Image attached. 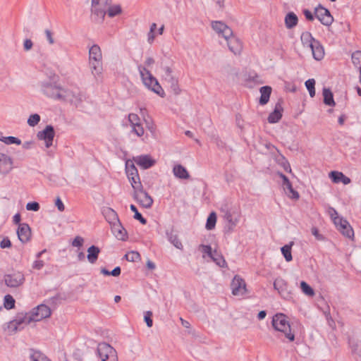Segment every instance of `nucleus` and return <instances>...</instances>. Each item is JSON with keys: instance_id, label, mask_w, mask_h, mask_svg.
<instances>
[{"instance_id": "1", "label": "nucleus", "mask_w": 361, "mask_h": 361, "mask_svg": "<svg viewBox=\"0 0 361 361\" xmlns=\"http://www.w3.org/2000/svg\"><path fill=\"white\" fill-rule=\"evenodd\" d=\"M300 42L304 49H310L313 58L317 61L322 60L324 56V49L319 41L316 40L309 32H303L300 36Z\"/></svg>"}, {"instance_id": "2", "label": "nucleus", "mask_w": 361, "mask_h": 361, "mask_svg": "<svg viewBox=\"0 0 361 361\" xmlns=\"http://www.w3.org/2000/svg\"><path fill=\"white\" fill-rule=\"evenodd\" d=\"M137 69L144 86L159 96L164 97L165 96L164 90L149 70H145L142 67H137Z\"/></svg>"}, {"instance_id": "3", "label": "nucleus", "mask_w": 361, "mask_h": 361, "mask_svg": "<svg viewBox=\"0 0 361 361\" xmlns=\"http://www.w3.org/2000/svg\"><path fill=\"white\" fill-rule=\"evenodd\" d=\"M273 328L281 333L290 341H293V333L288 318L282 313H277L272 317Z\"/></svg>"}, {"instance_id": "4", "label": "nucleus", "mask_w": 361, "mask_h": 361, "mask_svg": "<svg viewBox=\"0 0 361 361\" xmlns=\"http://www.w3.org/2000/svg\"><path fill=\"white\" fill-rule=\"evenodd\" d=\"M44 94L52 99L72 102L75 97L74 93L60 87L47 85L44 87Z\"/></svg>"}, {"instance_id": "5", "label": "nucleus", "mask_w": 361, "mask_h": 361, "mask_svg": "<svg viewBox=\"0 0 361 361\" xmlns=\"http://www.w3.org/2000/svg\"><path fill=\"white\" fill-rule=\"evenodd\" d=\"M51 314V310L49 307L42 304L26 313L24 317L26 323L29 324L32 322H40L44 319L49 318Z\"/></svg>"}, {"instance_id": "6", "label": "nucleus", "mask_w": 361, "mask_h": 361, "mask_svg": "<svg viewBox=\"0 0 361 361\" xmlns=\"http://www.w3.org/2000/svg\"><path fill=\"white\" fill-rule=\"evenodd\" d=\"M90 63L92 68V73L94 75H100L102 71L101 61L102 54L100 47L97 45H92L89 50Z\"/></svg>"}, {"instance_id": "7", "label": "nucleus", "mask_w": 361, "mask_h": 361, "mask_svg": "<svg viewBox=\"0 0 361 361\" xmlns=\"http://www.w3.org/2000/svg\"><path fill=\"white\" fill-rule=\"evenodd\" d=\"M98 361H118L116 350L106 343H99L97 349Z\"/></svg>"}, {"instance_id": "8", "label": "nucleus", "mask_w": 361, "mask_h": 361, "mask_svg": "<svg viewBox=\"0 0 361 361\" xmlns=\"http://www.w3.org/2000/svg\"><path fill=\"white\" fill-rule=\"evenodd\" d=\"M240 219V214L235 211H226L224 215L225 222L224 231L226 233H231L234 231Z\"/></svg>"}, {"instance_id": "9", "label": "nucleus", "mask_w": 361, "mask_h": 361, "mask_svg": "<svg viewBox=\"0 0 361 361\" xmlns=\"http://www.w3.org/2000/svg\"><path fill=\"white\" fill-rule=\"evenodd\" d=\"M111 0H92V12L97 17V20L102 22L106 14V9Z\"/></svg>"}, {"instance_id": "10", "label": "nucleus", "mask_w": 361, "mask_h": 361, "mask_svg": "<svg viewBox=\"0 0 361 361\" xmlns=\"http://www.w3.org/2000/svg\"><path fill=\"white\" fill-rule=\"evenodd\" d=\"M5 284L10 288H18L23 284L25 276L20 271H15L4 276Z\"/></svg>"}, {"instance_id": "11", "label": "nucleus", "mask_w": 361, "mask_h": 361, "mask_svg": "<svg viewBox=\"0 0 361 361\" xmlns=\"http://www.w3.org/2000/svg\"><path fill=\"white\" fill-rule=\"evenodd\" d=\"M231 288L232 294L235 296H243L247 292L245 280L238 275L233 279Z\"/></svg>"}, {"instance_id": "12", "label": "nucleus", "mask_w": 361, "mask_h": 361, "mask_svg": "<svg viewBox=\"0 0 361 361\" xmlns=\"http://www.w3.org/2000/svg\"><path fill=\"white\" fill-rule=\"evenodd\" d=\"M134 198L137 202L145 208H150L153 204L152 197L142 188L134 191Z\"/></svg>"}, {"instance_id": "13", "label": "nucleus", "mask_w": 361, "mask_h": 361, "mask_svg": "<svg viewBox=\"0 0 361 361\" xmlns=\"http://www.w3.org/2000/svg\"><path fill=\"white\" fill-rule=\"evenodd\" d=\"M212 30L219 36L224 37L225 39L231 37L233 30L226 24L222 21L215 20L211 23Z\"/></svg>"}, {"instance_id": "14", "label": "nucleus", "mask_w": 361, "mask_h": 361, "mask_svg": "<svg viewBox=\"0 0 361 361\" xmlns=\"http://www.w3.org/2000/svg\"><path fill=\"white\" fill-rule=\"evenodd\" d=\"M275 289H276L279 294L286 299L292 298L291 287H289L286 281L281 279L278 278L275 280L274 283Z\"/></svg>"}, {"instance_id": "15", "label": "nucleus", "mask_w": 361, "mask_h": 361, "mask_svg": "<svg viewBox=\"0 0 361 361\" xmlns=\"http://www.w3.org/2000/svg\"><path fill=\"white\" fill-rule=\"evenodd\" d=\"M317 18L324 25L329 26L334 22V18L329 11L324 7L319 6L315 9Z\"/></svg>"}, {"instance_id": "16", "label": "nucleus", "mask_w": 361, "mask_h": 361, "mask_svg": "<svg viewBox=\"0 0 361 361\" xmlns=\"http://www.w3.org/2000/svg\"><path fill=\"white\" fill-rule=\"evenodd\" d=\"M128 121L130 124L133 133L138 137H141L144 135L145 130L141 123L140 118L136 114H130L128 115Z\"/></svg>"}, {"instance_id": "17", "label": "nucleus", "mask_w": 361, "mask_h": 361, "mask_svg": "<svg viewBox=\"0 0 361 361\" xmlns=\"http://www.w3.org/2000/svg\"><path fill=\"white\" fill-rule=\"evenodd\" d=\"M54 135L55 133L53 127L47 126L43 130L39 131L37 133V137L39 140H44L45 142L46 147L49 148L52 145Z\"/></svg>"}, {"instance_id": "18", "label": "nucleus", "mask_w": 361, "mask_h": 361, "mask_svg": "<svg viewBox=\"0 0 361 361\" xmlns=\"http://www.w3.org/2000/svg\"><path fill=\"white\" fill-rule=\"evenodd\" d=\"M227 42V45L229 50L234 54H240L243 51V43L239 38L234 36L232 33L231 37L225 39Z\"/></svg>"}, {"instance_id": "19", "label": "nucleus", "mask_w": 361, "mask_h": 361, "mask_svg": "<svg viewBox=\"0 0 361 361\" xmlns=\"http://www.w3.org/2000/svg\"><path fill=\"white\" fill-rule=\"evenodd\" d=\"M337 229L345 237L353 239L354 237V231L350 224L343 218L335 224Z\"/></svg>"}, {"instance_id": "20", "label": "nucleus", "mask_w": 361, "mask_h": 361, "mask_svg": "<svg viewBox=\"0 0 361 361\" xmlns=\"http://www.w3.org/2000/svg\"><path fill=\"white\" fill-rule=\"evenodd\" d=\"M12 159L2 153H0V174L6 175L13 169Z\"/></svg>"}, {"instance_id": "21", "label": "nucleus", "mask_w": 361, "mask_h": 361, "mask_svg": "<svg viewBox=\"0 0 361 361\" xmlns=\"http://www.w3.org/2000/svg\"><path fill=\"white\" fill-rule=\"evenodd\" d=\"M329 178L334 183H343V185H348L351 183L349 177L346 176L343 173L338 171H332L329 173Z\"/></svg>"}, {"instance_id": "22", "label": "nucleus", "mask_w": 361, "mask_h": 361, "mask_svg": "<svg viewBox=\"0 0 361 361\" xmlns=\"http://www.w3.org/2000/svg\"><path fill=\"white\" fill-rule=\"evenodd\" d=\"M133 161L143 169H147L154 165L155 161L149 155H140L133 158Z\"/></svg>"}, {"instance_id": "23", "label": "nucleus", "mask_w": 361, "mask_h": 361, "mask_svg": "<svg viewBox=\"0 0 361 361\" xmlns=\"http://www.w3.org/2000/svg\"><path fill=\"white\" fill-rule=\"evenodd\" d=\"M19 240L25 243L30 240L31 237L30 228L27 224H20L17 231Z\"/></svg>"}, {"instance_id": "24", "label": "nucleus", "mask_w": 361, "mask_h": 361, "mask_svg": "<svg viewBox=\"0 0 361 361\" xmlns=\"http://www.w3.org/2000/svg\"><path fill=\"white\" fill-rule=\"evenodd\" d=\"M111 231L115 237L118 240H125L126 238V231L120 224L119 221L116 222H111Z\"/></svg>"}, {"instance_id": "25", "label": "nucleus", "mask_w": 361, "mask_h": 361, "mask_svg": "<svg viewBox=\"0 0 361 361\" xmlns=\"http://www.w3.org/2000/svg\"><path fill=\"white\" fill-rule=\"evenodd\" d=\"M244 81L249 87H252L256 84H262L264 82L261 80V77L255 72L251 71L244 75Z\"/></svg>"}, {"instance_id": "26", "label": "nucleus", "mask_w": 361, "mask_h": 361, "mask_svg": "<svg viewBox=\"0 0 361 361\" xmlns=\"http://www.w3.org/2000/svg\"><path fill=\"white\" fill-rule=\"evenodd\" d=\"M283 107L281 102H277L273 112H271L269 117L268 121L270 123L278 122L282 116Z\"/></svg>"}, {"instance_id": "27", "label": "nucleus", "mask_w": 361, "mask_h": 361, "mask_svg": "<svg viewBox=\"0 0 361 361\" xmlns=\"http://www.w3.org/2000/svg\"><path fill=\"white\" fill-rule=\"evenodd\" d=\"M272 92V88L270 86H263L259 89L260 98L259 103L260 105L267 104L269 101Z\"/></svg>"}, {"instance_id": "28", "label": "nucleus", "mask_w": 361, "mask_h": 361, "mask_svg": "<svg viewBox=\"0 0 361 361\" xmlns=\"http://www.w3.org/2000/svg\"><path fill=\"white\" fill-rule=\"evenodd\" d=\"M173 175L180 179H188L190 175L187 169L180 164H176L173 169Z\"/></svg>"}, {"instance_id": "29", "label": "nucleus", "mask_w": 361, "mask_h": 361, "mask_svg": "<svg viewBox=\"0 0 361 361\" xmlns=\"http://www.w3.org/2000/svg\"><path fill=\"white\" fill-rule=\"evenodd\" d=\"M100 250L98 247L92 245L87 249V260L91 264H94L99 257Z\"/></svg>"}, {"instance_id": "30", "label": "nucleus", "mask_w": 361, "mask_h": 361, "mask_svg": "<svg viewBox=\"0 0 361 361\" xmlns=\"http://www.w3.org/2000/svg\"><path fill=\"white\" fill-rule=\"evenodd\" d=\"M279 176L282 179L281 184L283 190L291 199L293 198V189L292 188L291 182L286 176L283 175L282 173H280Z\"/></svg>"}, {"instance_id": "31", "label": "nucleus", "mask_w": 361, "mask_h": 361, "mask_svg": "<svg viewBox=\"0 0 361 361\" xmlns=\"http://www.w3.org/2000/svg\"><path fill=\"white\" fill-rule=\"evenodd\" d=\"M210 258L220 267H227V263L224 257L217 251L214 250Z\"/></svg>"}, {"instance_id": "32", "label": "nucleus", "mask_w": 361, "mask_h": 361, "mask_svg": "<svg viewBox=\"0 0 361 361\" xmlns=\"http://www.w3.org/2000/svg\"><path fill=\"white\" fill-rule=\"evenodd\" d=\"M324 103L326 105L334 106L335 102L334 100L333 93L329 89L324 88L323 90Z\"/></svg>"}, {"instance_id": "33", "label": "nucleus", "mask_w": 361, "mask_h": 361, "mask_svg": "<svg viewBox=\"0 0 361 361\" xmlns=\"http://www.w3.org/2000/svg\"><path fill=\"white\" fill-rule=\"evenodd\" d=\"M122 12L121 7L119 5H110V3L109 4L106 9V13L110 17L113 18L116 16H118L121 14Z\"/></svg>"}, {"instance_id": "34", "label": "nucleus", "mask_w": 361, "mask_h": 361, "mask_svg": "<svg viewBox=\"0 0 361 361\" xmlns=\"http://www.w3.org/2000/svg\"><path fill=\"white\" fill-rule=\"evenodd\" d=\"M30 359V361H51L47 355L38 350H32Z\"/></svg>"}, {"instance_id": "35", "label": "nucleus", "mask_w": 361, "mask_h": 361, "mask_svg": "<svg viewBox=\"0 0 361 361\" xmlns=\"http://www.w3.org/2000/svg\"><path fill=\"white\" fill-rule=\"evenodd\" d=\"M23 323H26V321H25V317L23 318H17L13 321H11L8 324V329L12 333L16 332L18 330V326Z\"/></svg>"}, {"instance_id": "36", "label": "nucleus", "mask_w": 361, "mask_h": 361, "mask_svg": "<svg viewBox=\"0 0 361 361\" xmlns=\"http://www.w3.org/2000/svg\"><path fill=\"white\" fill-rule=\"evenodd\" d=\"M133 160H128L126 162V172L127 176L138 175V171L135 166Z\"/></svg>"}, {"instance_id": "37", "label": "nucleus", "mask_w": 361, "mask_h": 361, "mask_svg": "<svg viewBox=\"0 0 361 361\" xmlns=\"http://www.w3.org/2000/svg\"><path fill=\"white\" fill-rule=\"evenodd\" d=\"M157 25L155 23H152L150 25L149 31L147 34V42L149 44H152L154 43L155 38L157 37Z\"/></svg>"}, {"instance_id": "38", "label": "nucleus", "mask_w": 361, "mask_h": 361, "mask_svg": "<svg viewBox=\"0 0 361 361\" xmlns=\"http://www.w3.org/2000/svg\"><path fill=\"white\" fill-rule=\"evenodd\" d=\"M216 214L214 212H212L209 214L206 223V228L207 230H212L215 228L216 223Z\"/></svg>"}, {"instance_id": "39", "label": "nucleus", "mask_w": 361, "mask_h": 361, "mask_svg": "<svg viewBox=\"0 0 361 361\" xmlns=\"http://www.w3.org/2000/svg\"><path fill=\"white\" fill-rule=\"evenodd\" d=\"M0 141L4 142L6 145H20L21 144V140L18 139V137H13V136H1L0 137Z\"/></svg>"}, {"instance_id": "40", "label": "nucleus", "mask_w": 361, "mask_h": 361, "mask_svg": "<svg viewBox=\"0 0 361 361\" xmlns=\"http://www.w3.org/2000/svg\"><path fill=\"white\" fill-rule=\"evenodd\" d=\"M128 178L129 181L130 182V184H131L134 191L142 188L139 174L133 176H128Z\"/></svg>"}, {"instance_id": "41", "label": "nucleus", "mask_w": 361, "mask_h": 361, "mask_svg": "<svg viewBox=\"0 0 361 361\" xmlns=\"http://www.w3.org/2000/svg\"><path fill=\"white\" fill-rule=\"evenodd\" d=\"M16 300L11 295H6L4 298V307L6 310H11L15 307Z\"/></svg>"}, {"instance_id": "42", "label": "nucleus", "mask_w": 361, "mask_h": 361, "mask_svg": "<svg viewBox=\"0 0 361 361\" xmlns=\"http://www.w3.org/2000/svg\"><path fill=\"white\" fill-rule=\"evenodd\" d=\"M292 245H293V243H290L289 245H284L281 249V252L287 262H290L292 260V254H291Z\"/></svg>"}, {"instance_id": "43", "label": "nucleus", "mask_w": 361, "mask_h": 361, "mask_svg": "<svg viewBox=\"0 0 361 361\" xmlns=\"http://www.w3.org/2000/svg\"><path fill=\"white\" fill-rule=\"evenodd\" d=\"M300 288L305 295L309 297H313L314 295V290L306 282L302 281L300 283Z\"/></svg>"}, {"instance_id": "44", "label": "nucleus", "mask_w": 361, "mask_h": 361, "mask_svg": "<svg viewBox=\"0 0 361 361\" xmlns=\"http://www.w3.org/2000/svg\"><path fill=\"white\" fill-rule=\"evenodd\" d=\"M105 215L110 224L111 222H116L118 221L117 214L111 208H107L106 209Z\"/></svg>"}, {"instance_id": "45", "label": "nucleus", "mask_w": 361, "mask_h": 361, "mask_svg": "<svg viewBox=\"0 0 361 361\" xmlns=\"http://www.w3.org/2000/svg\"><path fill=\"white\" fill-rule=\"evenodd\" d=\"M315 80L314 79H309L305 82V86L309 91L310 95L311 97H314L315 95Z\"/></svg>"}, {"instance_id": "46", "label": "nucleus", "mask_w": 361, "mask_h": 361, "mask_svg": "<svg viewBox=\"0 0 361 361\" xmlns=\"http://www.w3.org/2000/svg\"><path fill=\"white\" fill-rule=\"evenodd\" d=\"M130 208L132 212H134V218L137 220H139L142 224H146L147 220L143 218L140 213L138 212L136 207L134 204H131Z\"/></svg>"}, {"instance_id": "47", "label": "nucleus", "mask_w": 361, "mask_h": 361, "mask_svg": "<svg viewBox=\"0 0 361 361\" xmlns=\"http://www.w3.org/2000/svg\"><path fill=\"white\" fill-rule=\"evenodd\" d=\"M101 273L105 276L111 275L113 276H118L121 274V268L119 267H116L111 272L106 269L102 268L101 269Z\"/></svg>"}, {"instance_id": "48", "label": "nucleus", "mask_w": 361, "mask_h": 361, "mask_svg": "<svg viewBox=\"0 0 361 361\" xmlns=\"http://www.w3.org/2000/svg\"><path fill=\"white\" fill-rule=\"evenodd\" d=\"M154 63H155V61L152 57L147 56V57H146L143 64H140L137 67H142L145 70H149V68H151L153 66Z\"/></svg>"}, {"instance_id": "49", "label": "nucleus", "mask_w": 361, "mask_h": 361, "mask_svg": "<svg viewBox=\"0 0 361 361\" xmlns=\"http://www.w3.org/2000/svg\"><path fill=\"white\" fill-rule=\"evenodd\" d=\"M199 250L202 252V257L204 258L206 255L211 257L213 252L212 250V247L209 245H200L199 246Z\"/></svg>"}, {"instance_id": "50", "label": "nucleus", "mask_w": 361, "mask_h": 361, "mask_svg": "<svg viewBox=\"0 0 361 361\" xmlns=\"http://www.w3.org/2000/svg\"><path fill=\"white\" fill-rule=\"evenodd\" d=\"M126 258L129 262H136L140 258V255L137 252L131 251L126 255Z\"/></svg>"}, {"instance_id": "51", "label": "nucleus", "mask_w": 361, "mask_h": 361, "mask_svg": "<svg viewBox=\"0 0 361 361\" xmlns=\"http://www.w3.org/2000/svg\"><path fill=\"white\" fill-rule=\"evenodd\" d=\"M328 214L330 216L331 219L334 221V224H337L338 221L341 219L342 218L339 217L338 215L337 212L335 209L332 207H329L328 209Z\"/></svg>"}, {"instance_id": "52", "label": "nucleus", "mask_w": 361, "mask_h": 361, "mask_svg": "<svg viewBox=\"0 0 361 361\" xmlns=\"http://www.w3.org/2000/svg\"><path fill=\"white\" fill-rule=\"evenodd\" d=\"M285 24L287 28L293 27V12L288 13L285 18Z\"/></svg>"}, {"instance_id": "53", "label": "nucleus", "mask_w": 361, "mask_h": 361, "mask_svg": "<svg viewBox=\"0 0 361 361\" xmlns=\"http://www.w3.org/2000/svg\"><path fill=\"white\" fill-rule=\"evenodd\" d=\"M39 121H40L39 115L35 114L31 115L29 117V118L27 120V123L30 126H35L39 122Z\"/></svg>"}, {"instance_id": "54", "label": "nucleus", "mask_w": 361, "mask_h": 361, "mask_svg": "<svg viewBox=\"0 0 361 361\" xmlns=\"http://www.w3.org/2000/svg\"><path fill=\"white\" fill-rule=\"evenodd\" d=\"M352 61L354 65L359 66L361 64V51H357L352 54Z\"/></svg>"}, {"instance_id": "55", "label": "nucleus", "mask_w": 361, "mask_h": 361, "mask_svg": "<svg viewBox=\"0 0 361 361\" xmlns=\"http://www.w3.org/2000/svg\"><path fill=\"white\" fill-rule=\"evenodd\" d=\"M26 209L28 211L37 212L39 209V204L37 202H30L26 204Z\"/></svg>"}, {"instance_id": "56", "label": "nucleus", "mask_w": 361, "mask_h": 361, "mask_svg": "<svg viewBox=\"0 0 361 361\" xmlns=\"http://www.w3.org/2000/svg\"><path fill=\"white\" fill-rule=\"evenodd\" d=\"M152 312L150 311H147L145 314V321L148 327H152L153 325V321L152 319Z\"/></svg>"}, {"instance_id": "57", "label": "nucleus", "mask_w": 361, "mask_h": 361, "mask_svg": "<svg viewBox=\"0 0 361 361\" xmlns=\"http://www.w3.org/2000/svg\"><path fill=\"white\" fill-rule=\"evenodd\" d=\"M55 205L60 212L65 210V206L60 197H57L55 201Z\"/></svg>"}, {"instance_id": "58", "label": "nucleus", "mask_w": 361, "mask_h": 361, "mask_svg": "<svg viewBox=\"0 0 361 361\" xmlns=\"http://www.w3.org/2000/svg\"><path fill=\"white\" fill-rule=\"evenodd\" d=\"M82 244H83V238L80 236L75 237L72 243V245L74 247H81L82 245Z\"/></svg>"}, {"instance_id": "59", "label": "nucleus", "mask_w": 361, "mask_h": 361, "mask_svg": "<svg viewBox=\"0 0 361 361\" xmlns=\"http://www.w3.org/2000/svg\"><path fill=\"white\" fill-rule=\"evenodd\" d=\"M44 262L42 260H36L32 264V268L37 270L41 269L44 267Z\"/></svg>"}, {"instance_id": "60", "label": "nucleus", "mask_w": 361, "mask_h": 361, "mask_svg": "<svg viewBox=\"0 0 361 361\" xmlns=\"http://www.w3.org/2000/svg\"><path fill=\"white\" fill-rule=\"evenodd\" d=\"M0 246L1 248L10 247L11 246V243L8 238H4L1 241Z\"/></svg>"}, {"instance_id": "61", "label": "nucleus", "mask_w": 361, "mask_h": 361, "mask_svg": "<svg viewBox=\"0 0 361 361\" xmlns=\"http://www.w3.org/2000/svg\"><path fill=\"white\" fill-rule=\"evenodd\" d=\"M45 35L47 37V40L49 41V44H52L54 42V38L52 37V33L49 30H45Z\"/></svg>"}, {"instance_id": "62", "label": "nucleus", "mask_w": 361, "mask_h": 361, "mask_svg": "<svg viewBox=\"0 0 361 361\" xmlns=\"http://www.w3.org/2000/svg\"><path fill=\"white\" fill-rule=\"evenodd\" d=\"M312 233L317 240H323V236L319 233V231L317 228H312Z\"/></svg>"}, {"instance_id": "63", "label": "nucleus", "mask_w": 361, "mask_h": 361, "mask_svg": "<svg viewBox=\"0 0 361 361\" xmlns=\"http://www.w3.org/2000/svg\"><path fill=\"white\" fill-rule=\"evenodd\" d=\"M24 49L26 51L30 50L32 47V42L30 39H25L23 44Z\"/></svg>"}, {"instance_id": "64", "label": "nucleus", "mask_w": 361, "mask_h": 361, "mask_svg": "<svg viewBox=\"0 0 361 361\" xmlns=\"http://www.w3.org/2000/svg\"><path fill=\"white\" fill-rule=\"evenodd\" d=\"M304 15H305V18L307 20H314L313 14L309 10H305L304 11Z\"/></svg>"}]
</instances>
